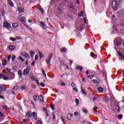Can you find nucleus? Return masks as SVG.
Here are the masks:
<instances>
[{
  "mask_svg": "<svg viewBox=\"0 0 124 124\" xmlns=\"http://www.w3.org/2000/svg\"><path fill=\"white\" fill-rule=\"evenodd\" d=\"M2 108H3V109H4V110H6V109H7V107H6V106H2Z\"/></svg>",
  "mask_w": 124,
  "mask_h": 124,
  "instance_id": "bf43d9fd",
  "label": "nucleus"
},
{
  "mask_svg": "<svg viewBox=\"0 0 124 124\" xmlns=\"http://www.w3.org/2000/svg\"><path fill=\"white\" fill-rule=\"evenodd\" d=\"M18 19H23V16H22V15H19L18 16Z\"/></svg>",
  "mask_w": 124,
  "mask_h": 124,
  "instance_id": "69168bd1",
  "label": "nucleus"
},
{
  "mask_svg": "<svg viewBox=\"0 0 124 124\" xmlns=\"http://www.w3.org/2000/svg\"><path fill=\"white\" fill-rule=\"evenodd\" d=\"M104 102L106 104H108V101L109 100V98L108 97H105L103 99Z\"/></svg>",
  "mask_w": 124,
  "mask_h": 124,
  "instance_id": "dca6fc26",
  "label": "nucleus"
},
{
  "mask_svg": "<svg viewBox=\"0 0 124 124\" xmlns=\"http://www.w3.org/2000/svg\"><path fill=\"white\" fill-rule=\"evenodd\" d=\"M123 114H119L118 115V119H123Z\"/></svg>",
  "mask_w": 124,
  "mask_h": 124,
  "instance_id": "3c124183",
  "label": "nucleus"
},
{
  "mask_svg": "<svg viewBox=\"0 0 124 124\" xmlns=\"http://www.w3.org/2000/svg\"><path fill=\"white\" fill-rule=\"evenodd\" d=\"M43 111H45V112H47V108H46V107L43 108Z\"/></svg>",
  "mask_w": 124,
  "mask_h": 124,
  "instance_id": "6e6d98bb",
  "label": "nucleus"
},
{
  "mask_svg": "<svg viewBox=\"0 0 124 124\" xmlns=\"http://www.w3.org/2000/svg\"><path fill=\"white\" fill-rule=\"evenodd\" d=\"M13 90H14V91H17V90H18V86L14 87Z\"/></svg>",
  "mask_w": 124,
  "mask_h": 124,
  "instance_id": "09e8293b",
  "label": "nucleus"
},
{
  "mask_svg": "<svg viewBox=\"0 0 124 124\" xmlns=\"http://www.w3.org/2000/svg\"><path fill=\"white\" fill-rule=\"evenodd\" d=\"M94 100H98V98L94 97L93 99V101H94Z\"/></svg>",
  "mask_w": 124,
  "mask_h": 124,
  "instance_id": "680f3d73",
  "label": "nucleus"
},
{
  "mask_svg": "<svg viewBox=\"0 0 124 124\" xmlns=\"http://www.w3.org/2000/svg\"><path fill=\"white\" fill-rule=\"evenodd\" d=\"M17 73L19 76H22V71L21 70H18Z\"/></svg>",
  "mask_w": 124,
  "mask_h": 124,
  "instance_id": "c756f323",
  "label": "nucleus"
},
{
  "mask_svg": "<svg viewBox=\"0 0 124 124\" xmlns=\"http://www.w3.org/2000/svg\"><path fill=\"white\" fill-rule=\"evenodd\" d=\"M75 86H76V84L75 83L72 82L71 84L72 88H73H73H75Z\"/></svg>",
  "mask_w": 124,
  "mask_h": 124,
  "instance_id": "37998d69",
  "label": "nucleus"
},
{
  "mask_svg": "<svg viewBox=\"0 0 124 124\" xmlns=\"http://www.w3.org/2000/svg\"><path fill=\"white\" fill-rule=\"evenodd\" d=\"M17 10L19 11V13H23L24 12V8L22 7H18Z\"/></svg>",
  "mask_w": 124,
  "mask_h": 124,
  "instance_id": "9d476101",
  "label": "nucleus"
},
{
  "mask_svg": "<svg viewBox=\"0 0 124 124\" xmlns=\"http://www.w3.org/2000/svg\"><path fill=\"white\" fill-rule=\"evenodd\" d=\"M21 55H22V56H24V57H25V58H29V59L31 58V57H30V56L29 55V54H28L26 52H22Z\"/></svg>",
  "mask_w": 124,
  "mask_h": 124,
  "instance_id": "1a4fd4ad",
  "label": "nucleus"
},
{
  "mask_svg": "<svg viewBox=\"0 0 124 124\" xmlns=\"http://www.w3.org/2000/svg\"><path fill=\"white\" fill-rule=\"evenodd\" d=\"M73 90L74 91V92H76L77 93H78V89H77L76 88H73Z\"/></svg>",
  "mask_w": 124,
  "mask_h": 124,
  "instance_id": "a18cd8bd",
  "label": "nucleus"
},
{
  "mask_svg": "<svg viewBox=\"0 0 124 124\" xmlns=\"http://www.w3.org/2000/svg\"><path fill=\"white\" fill-rule=\"evenodd\" d=\"M16 58V56L15 55H13L12 57V62H14V61H15V59Z\"/></svg>",
  "mask_w": 124,
  "mask_h": 124,
  "instance_id": "e433bc0d",
  "label": "nucleus"
},
{
  "mask_svg": "<svg viewBox=\"0 0 124 124\" xmlns=\"http://www.w3.org/2000/svg\"><path fill=\"white\" fill-rule=\"evenodd\" d=\"M0 89L2 92H5L6 91V87L4 85L0 86Z\"/></svg>",
  "mask_w": 124,
  "mask_h": 124,
  "instance_id": "f3484780",
  "label": "nucleus"
},
{
  "mask_svg": "<svg viewBox=\"0 0 124 124\" xmlns=\"http://www.w3.org/2000/svg\"><path fill=\"white\" fill-rule=\"evenodd\" d=\"M90 54H91V57H92V58H94V57L95 56V54L93 52H91Z\"/></svg>",
  "mask_w": 124,
  "mask_h": 124,
  "instance_id": "a19ab883",
  "label": "nucleus"
},
{
  "mask_svg": "<svg viewBox=\"0 0 124 124\" xmlns=\"http://www.w3.org/2000/svg\"><path fill=\"white\" fill-rule=\"evenodd\" d=\"M50 107H51V110H55V107H54V104H51Z\"/></svg>",
  "mask_w": 124,
  "mask_h": 124,
  "instance_id": "4c0bfd02",
  "label": "nucleus"
},
{
  "mask_svg": "<svg viewBox=\"0 0 124 124\" xmlns=\"http://www.w3.org/2000/svg\"><path fill=\"white\" fill-rule=\"evenodd\" d=\"M62 87H64L65 86V83H64V82H62Z\"/></svg>",
  "mask_w": 124,
  "mask_h": 124,
  "instance_id": "774afa93",
  "label": "nucleus"
},
{
  "mask_svg": "<svg viewBox=\"0 0 124 124\" xmlns=\"http://www.w3.org/2000/svg\"><path fill=\"white\" fill-rule=\"evenodd\" d=\"M52 57H53V54L52 53H50L48 59H50V60H51L52 59Z\"/></svg>",
  "mask_w": 124,
  "mask_h": 124,
  "instance_id": "13d9d810",
  "label": "nucleus"
},
{
  "mask_svg": "<svg viewBox=\"0 0 124 124\" xmlns=\"http://www.w3.org/2000/svg\"><path fill=\"white\" fill-rule=\"evenodd\" d=\"M31 117H33V119L36 121L37 120V114L35 112H33L31 114Z\"/></svg>",
  "mask_w": 124,
  "mask_h": 124,
  "instance_id": "0eeeda50",
  "label": "nucleus"
},
{
  "mask_svg": "<svg viewBox=\"0 0 124 124\" xmlns=\"http://www.w3.org/2000/svg\"><path fill=\"white\" fill-rule=\"evenodd\" d=\"M6 62H7L6 60H3V63L2 64V65H4V66H5V65H6Z\"/></svg>",
  "mask_w": 124,
  "mask_h": 124,
  "instance_id": "2f4dec72",
  "label": "nucleus"
},
{
  "mask_svg": "<svg viewBox=\"0 0 124 124\" xmlns=\"http://www.w3.org/2000/svg\"><path fill=\"white\" fill-rule=\"evenodd\" d=\"M26 118H28V119L31 118V114L30 111H28L27 112V113L26 114Z\"/></svg>",
  "mask_w": 124,
  "mask_h": 124,
  "instance_id": "ddd939ff",
  "label": "nucleus"
},
{
  "mask_svg": "<svg viewBox=\"0 0 124 124\" xmlns=\"http://www.w3.org/2000/svg\"><path fill=\"white\" fill-rule=\"evenodd\" d=\"M38 59V55L37 54H36L35 56V61H37Z\"/></svg>",
  "mask_w": 124,
  "mask_h": 124,
  "instance_id": "864d4df0",
  "label": "nucleus"
},
{
  "mask_svg": "<svg viewBox=\"0 0 124 124\" xmlns=\"http://www.w3.org/2000/svg\"><path fill=\"white\" fill-rule=\"evenodd\" d=\"M113 30L115 31H118V30H117V27H116V26H113Z\"/></svg>",
  "mask_w": 124,
  "mask_h": 124,
  "instance_id": "8fccbe9b",
  "label": "nucleus"
},
{
  "mask_svg": "<svg viewBox=\"0 0 124 124\" xmlns=\"http://www.w3.org/2000/svg\"><path fill=\"white\" fill-rule=\"evenodd\" d=\"M11 59V55H9L8 57V61H9Z\"/></svg>",
  "mask_w": 124,
  "mask_h": 124,
  "instance_id": "338daca9",
  "label": "nucleus"
},
{
  "mask_svg": "<svg viewBox=\"0 0 124 124\" xmlns=\"http://www.w3.org/2000/svg\"><path fill=\"white\" fill-rule=\"evenodd\" d=\"M114 111L116 113H120V105L119 104L117 105V106L116 107Z\"/></svg>",
  "mask_w": 124,
  "mask_h": 124,
  "instance_id": "423d86ee",
  "label": "nucleus"
},
{
  "mask_svg": "<svg viewBox=\"0 0 124 124\" xmlns=\"http://www.w3.org/2000/svg\"><path fill=\"white\" fill-rule=\"evenodd\" d=\"M83 112L84 113V114H88V110L86 108H83L82 109Z\"/></svg>",
  "mask_w": 124,
  "mask_h": 124,
  "instance_id": "72a5a7b5",
  "label": "nucleus"
},
{
  "mask_svg": "<svg viewBox=\"0 0 124 124\" xmlns=\"http://www.w3.org/2000/svg\"><path fill=\"white\" fill-rule=\"evenodd\" d=\"M30 71H31V69H30V68L26 69L24 70L23 75H24L25 76H26L27 75H29V74H30Z\"/></svg>",
  "mask_w": 124,
  "mask_h": 124,
  "instance_id": "7ed1b4c3",
  "label": "nucleus"
},
{
  "mask_svg": "<svg viewBox=\"0 0 124 124\" xmlns=\"http://www.w3.org/2000/svg\"><path fill=\"white\" fill-rule=\"evenodd\" d=\"M10 40H11V41H16V38L14 37H10Z\"/></svg>",
  "mask_w": 124,
  "mask_h": 124,
  "instance_id": "ea45409f",
  "label": "nucleus"
},
{
  "mask_svg": "<svg viewBox=\"0 0 124 124\" xmlns=\"http://www.w3.org/2000/svg\"><path fill=\"white\" fill-rule=\"evenodd\" d=\"M38 9H39V11L42 13V15H44V10L42 7H41V6H39L38 7Z\"/></svg>",
  "mask_w": 124,
  "mask_h": 124,
  "instance_id": "9b49d317",
  "label": "nucleus"
},
{
  "mask_svg": "<svg viewBox=\"0 0 124 124\" xmlns=\"http://www.w3.org/2000/svg\"><path fill=\"white\" fill-rule=\"evenodd\" d=\"M114 44H116L117 47H121L122 46V41L119 38H116L114 41Z\"/></svg>",
  "mask_w": 124,
  "mask_h": 124,
  "instance_id": "f257e3e1",
  "label": "nucleus"
},
{
  "mask_svg": "<svg viewBox=\"0 0 124 124\" xmlns=\"http://www.w3.org/2000/svg\"><path fill=\"white\" fill-rule=\"evenodd\" d=\"M38 52L39 54L40 59H41V58H43V57H44V55L42 53V52H40V51H39V50H38Z\"/></svg>",
  "mask_w": 124,
  "mask_h": 124,
  "instance_id": "4be33fe9",
  "label": "nucleus"
},
{
  "mask_svg": "<svg viewBox=\"0 0 124 124\" xmlns=\"http://www.w3.org/2000/svg\"><path fill=\"white\" fill-rule=\"evenodd\" d=\"M42 71L44 77L46 78V73H45V71H44V70L43 69H42Z\"/></svg>",
  "mask_w": 124,
  "mask_h": 124,
  "instance_id": "cd10ccee",
  "label": "nucleus"
},
{
  "mask_svg": "<svg viewBox=\"0 0 124 124\" xmlns=\"http://www.w3.org/2000/svg\"><path fill=\"white\" fill-rule=\"evenodd\" d=\"M81 90L83 94H85V95L87 94V93L84 91V89H83L82 88H81Z\"/></svg>",
  "mask_w": 124,
  "mask_h": 124,
  "instance_id": "79ce46f5",
  "label": "nucleus"
},
{
  "mask_svg": "<svg viewBox=\"0 0 124 124\" xmlns=\"http://www.w3.org/2000/svg\"><path fill=\"white\" fill-rule=\"evenodd\" d=\"M78 115H79V113H78V112H75L74 113V116L75 117H77V116H78Z\"/></svg>",
  "mask_w": 124,
  "mask_h": 124,
  "instance_id": "5fc2aeb1",
  "label": "nucleus"
},
{
  "mask_svg": "<svg viewBox=\"0 0 124 124\" xmlns=\"http://www.w3.org/2000/svg\"><path fill=\"white\" fill-rule=\"evenodd\" d=\"M25 25L26 26V28H27V29H28V30H30V31H31V28H30V27H29V26H27V25H26V24H25Z\"/></svg>",
  "mask_w": 124,
  "mask_h": 124,
  "instance_id": "e2e57ef3",
  "label": "nucleus"
},
{
  "mask_svg": "<svg viewBox=\"0 0 124 124\" xmlns=\"http://www.w3.org/2000/svg\"><path fill=\"white\" fill-rule=\"evenodd\" d=\"M53 115V121H56V116L54 114V113H52Z\"/></svg>",
  "mask_w": 124,
  "mask_h": 124,
  "instance_id": "de8ad7c7",
  "label": "nucleus"
},
{
  "mask_svg": "<svg viewBox=\"0 0 124 124\" xmlns=\"http://www.w3.org/2000/svg\"><path fill=\"white\" fill-rule=\"evenodd\" d=\"M66 47H63L62 49H61V51L62 53H66Z\"/></svg>",
  "mask_w": 124,
  "mask_h": 124,
  "instance_id": "412c9836",
  "label": "nucleus"
},
{
  "mask_svg": "<svg viewBox=\"0 0 124 124\" xmlns=\"http://www.w3.org/2000/svg\"><path fill=\"white\" fill-rule=\"evenodd\" d=\"M19 60H20V61H22V62H25V60L23 59V58H22L21 57H19Z\"/></svg>",
  "mask_w": 124,
  "mask_h": 124,
  "instance_id": "4d7b16f0",
  "label": "nucleus"
},
{
  "mask_svg": "<svg viewBox=\"0 0 124 124\" xmlns=\"http://www.w3.org/2000/svg\"><path fill=\"white\" fill-rule=\"evenodd\" d=\"M70 9H73V10H74V9H75V6L73 5V4H70Z\"/></svg>",
  "mask_w": 124,
  "mask_h": 124,
  "instance_id": "5701e85b",
  "label": "nucleus"
},
{
  "mask_svg": "<svg viewBox=\"0 0 124 124\" xmlns=\"http://www.w3.org/2000/svg\"><path fill=\"white\" fill-rule=\"evenodd\" d=\"M2 78L3 80H6L8 79V77L3 75Z\"/></svg>",
  "mask_w": 124,
  "mask_h": 124,
  "instance_id": "7c9ffc66",
  "label": "nucleus"
},
{
  "mask_svg": "<svg viewBox=\"0 0 124 124\" xmlns=\"http://www.w3.org/2000/svg\"><path fill=\"white\" fill-rule=\"evenodd\" d=\"M33 99L34 101H36L37 99H38V96L37 95H34L33 96Z\"/></svg>",
  "mask_w": 124,
  "mask_h": 124,
  "instance_id": "393cba45",
  "label": "nucleus"
},
{
  "mask_svg": "<svg viewBox=\"0 0 124 124\" xmlns=\"http://www.w3.org/2000/svg\"><path fill=\"white\" fill-rule=\"evenodd\" d=\"M112 6L114 11H117V9H118V4H117L116 0L112 1Z\"/></svg>",
  "mask_w": 124,
  "mask_h": 124,
  "instance_id": "f03ea898",
  "label": "nucleus"
},
{
  "mask_svg": "<svg viewBox=\"0 0 124 124\" xmlns=\"http://www.w3.org/2000/svg\"><path fill=\"white\" fill-rule=\"evenodd\" d=\"M97 90L99 92V93H103V88L101 87H99L97 88Z\"/></svg>",
  "mask_w": 124,
  "mask_h": 124,
  "instance_id": "aec40b11",
  "label": "nucleus"
},
{
  "mask_svg": "<svg viewBox=\"0 0 124 124\" xmlns=\"http://www.w3.org/2000/svg\"><path fill=\"white\" fill-rule=\"evenodd\" d=\"M88 77L89 79H92V78H93V77H94V75H93V76L89 75L88 76Z\"/></svg>",
  "mask_w": 124,
  "mask_h": 124,
  "instance_id": "c03bdc74",
  "label": "nucleus"
},
{
  "mask_svg": "<svg viewBox=\"0 0 124 124\" xmlns=\"http://www.w3.org/2000/svg\"><path fill=\"white\" fill-rule=\"evenodd\" d=\"M1 13L2 14V16H4V14H5V12L4 11V9H2L1 10Z\"/></svg>",
  "mask_w": 124,
  "mask_h": 124,
  "instance_id": "58836bf2",
  "label": "nucleus"
},
{
  "mask_svg": "<svg viewBox=\"0 0 124 124\" xmlns=\"http://www.w3.org/2000/svg\"><path fill=\"white\" fill-rule=\"evenodd\" d=\"M34 54H35V52H34V51H30V55H31V58H33V56H34Z\"/></svg>",
  "mask_w": 124,
  "mask_h": 124,
  "instance_id": "b1692460",
  "label": "nucleus"
},
{
  "mask_svg": "<svg viewBox=\"0 0 124 124\" xmlns=\"http://www.w3.org/2000/svg\"><path fill=\"white\" fill-rule=\"evenodd\" d=\"M92 82L93 84H99V83H100V80H99V78H97L96 79H93Z\"/></svg>",
  "mask_w": 124,
  "mask_h": 124,
  "instance_id": "6e6552de",
  "label": "nucleus"
},
{
  "mask_svg": "<svg viewBox=\"0 0 124 124\" xmlns=\"http://www.w3.org/2000/svg\"><path fill=\"white\" fill-rule=\"evenodd\" d=\"M51 62V59H48L46 60V62L47 63V64H50V62Z\"/></svg>",
  "mask_w": 124,
  "mask_h": 124,
  "instance_id": "bb28decb",
  "label": "nucleus"
},
{
  "mask_svg": "<svg viewBox=\"0 0 124 124\" xmlns=\"http://www.w3.org/2000/svg\"><path fill=\"white\" fill-rule=\"evenodd\" d=\"M97 109H98V108H97V107H94L93 108V111H95V110H97Z\"/></svg>",
  "mask_w": 124,
  "mask_h": 124,
  "instance_id": "052dcab7",
  "label": "nucleus"
},
{
  "mask_svg": "<svg viewBox=\"0 0 124 124\" xmlns=\"http://www.w3.org/2000/svg\"><path fill=\"white\" fill-rule=\"evenodd\" d=\"M40 86H41V87H42V88H44V87H45V84H44L43 83V82H41Z\"/></svg>",
  "mask_w": 124,
  "mask_h": 124,
  "instance_id": "603ef678",
  "label": "nucleus"
},
{
  "mask_svg": "<svg viewBox=\"0 0 124 124\" xmlns=\"http://www.w3.org/2000/svg\"><path fill=\"white\" fill-rule=\"evenodd\" d=\"M73 117V114L71 113H68L67 115V119L69 120V121H71V117Z\"/></svg>",
  "mask_w": 124,
  "mask_h": 124,
  "instance_id": "f8f14e48",
  "label": "nucleus"
},
{
  "mask_svg": "<svg viewBox=\"0 0 124 124\" xmlns=\"http://www.w3.org/2000/svg\"><path fill=\"white\" fill-rule=\"evenodd\" d=\"M25 89H26V86L25 85H22L21 87H20V90H21V91H24Z\"/></svg>",
  "mask_w": 124,
  "mask_h": 124,
  "instance_id": "f704fd0d",
  "label": "nucleus"
},
{
  "mask_svg": "<svg viewBox=\"0 0 124 124\" xmlns=\"http://www.w3.org/2000/svg\"><path fill=\"white\" fill-rule=\"evenodd\" d=\"M76 103L77 104V106L79 105V99L78 98H76L75 100Z\"/></svg>",
  "mask_w": 124,
  "mask_h": 124,
  "instance_id": "c9c22d12",
  "label": "nucleus"
},
{
  "mask_svg": "<svg viewBox=\"0 0 124 124\" xmlns=\"http://www.w3.org/2000/svg\"><path fill=\"white\" fill-rule=\"evenodd\" d=\"M11 24H10V23H8V22H5L3 23V28H6V29H8V28L11 27Z\"/></svg>",
  "mask_w": 124,
  "mask_h": 124,
  "instance_id": "20e7f679",
  "label": "nucleus"
},
{
  "mask_svg": "<svg viewBox=\"0 0 124 124\" xmlns=\"http://www.w3.org/2000/svg\"><path fill=\"white\" fill-rule=\"evenodd\" d=\"M12 27L14 28H17L18 27V24L17 23H13L12 24Z\"/></svg>",
  "mask_w": 124,
  "mask_h": 124,
  "instance_id": "473e14b6",
  "label": "nucleus"
},
{
  "mask_svg": "<svg viewBox=\"0 0 124 124\" xmlns=\"http://www.w3.org/2000/svg\"><path fill=\"white\" fill-rule=\"evenodd\" d=\"M40 24L41 25H42V29H43L44 30H46V25H45V24H44V22H43V21H40Z\"/></svg>",
  "mask_w": 124,
  "mask_h": 124,
  "instance_id": "4468645a",
  "label": "nucleus"
},
{
  "mask_svg": "<svg viewBox=\"0 0 124 124\" xmlns=\"http://www.w3.org/2000/svg\"><path fill=\"white\" fill-rule=\"evenodd\" d=\"M37 124H43V123L40 120H38L37 122Z\"/></svg>",
  "mask_w": 124,
  "mask_h": 124,
  "instance_id": "49530a36",
  "label": "nucleus"
},
{
  "mask_svg": "<svg viewBox=\"0 0 124 124\" xmlns=\"http://www.w3.org/2000/svg\"><path fill=\"white\" fill-rule=\"evenodd\" d=\"M8 48L11 51H13L15 49V46L14 45H10L8 46Z\"/></svg>",
  "mask_w": 124,
  "mask_h": 124,
  "instance_id": "2eb2a0df",
  "label": "nucleus"
},
{
  "mask_svg": "<svg viewBox=\"0 0 124 124\" xmlns=\"http://www.w3.org/2000/svg\"><path fill=\"white\" fill-rule=\"evenodd\" d=\"M75 67L76 69L79 70L80 72L82 71V69H83V68L79 65H76Z\"/></svg>",
  "mask_w": 124,
  "mask_h": 124,
  "instance_id": "6ab92c4d",
  "label": "nucleus"
},
{
  "mask_svg": "<svg viewBox=\"0 0 124 124\" xmlns=\"http://www.w3.org/2000/svg\"><path fill=\"white\" fill-rule=\"evenodd\" d=\"M84 15V12L83 11H81L79 14H78V17H82Z\"/></svg>",
  "mask_w": 124,
  "mask_h": 124,
  "instance_id": "a878e982",
  "label": "nucleus"
},
{
  "mask_svg": "<svg viewBox=\"0 0 124 124\" xmlns=\"http://www.w3.org/2000/svg\"><path fill=\"white\" fill-rule=\"evenodd\" d=\"M118 54L120 58L122 59V60L124 59V54H123V53H122V52H121V51H119Z\"/></svg>",
  "mask_w": 124,
  "mask_h": 124,
  "instance_id": "a211bd4d",
  "label": "nucleus"
},
{
  "mask_svg": "<svg viewBox=\"0 0 124 124\" xmlns=\"http://www.w3.org/2000/svg\"><path fill=\"white\" fill-rule=\"evenodd\" d=\"M22 38L20 36H17L16 37V39L20 40Z\"/></svg>",
  "mask_w": 124,
  "mask_h": 124,
  "instance_id": "0e129e2a",
  "label": "nucleus"
},
{
  "mask_svg": "<svg viewBox=\"0 0 124 124\" xmlns=\"http://www.w3.org/2000/svg\"><path fill=\"white\" fill-rule=\"evenodd\" d=\"M9 4L12 7H13L14 6V4L13 3V1L11 0H9Z\"/></svg>",
  "mask_w": 124,
  "mask_h": 124,
  "instance_id": "c85d7f7f",
  "label": "nucleus"
},
{
  "mask_svg": "<svg viewBox=\"0 0 124 124\" xmlns=\"http://www.w3.org/2000/svg\"><path fill=\"white\" fill-rule=\"evenodd\" d=\"M44 97V96H43V95H41L40 97H38V100L40 101L41 103H43L44 102V100L43 99Z\"/></svg>",
  "mask_w": 124,
  "mask_h": 124,
  "instance_id": "39448f33",
  "label": "nucleus"
}]
</instances>
